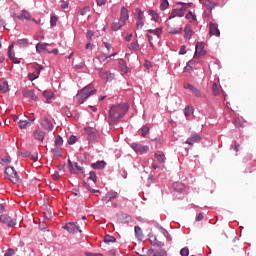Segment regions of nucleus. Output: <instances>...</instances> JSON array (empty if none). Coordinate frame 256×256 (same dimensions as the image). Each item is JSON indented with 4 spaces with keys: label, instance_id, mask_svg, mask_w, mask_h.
Masks as SVG:
<instances>
[{
    "label": "nucleus",
    "instance_id": "cd10ccee",
    "mask_svg": "<svg viewBox=\"0 0 256 256\" xmlns=\"http://www.w3.org/2000/svg\"><path fill=\"white\" fill-rule=\"evenodd\" d=\"M147 33H152L153 35H156L157 37H159V35H161L163 33V28H156V29H148Z\"/></svg>",
    "mask_w": 256,
    "mask_h": 256
},
{
    "label": "nucleus",
    "instance_id": "473e14b6",
    "mask_svg": "<svg viewBox=\"0 0 256 256\" xmlns=\"http://www.w3.org/2000/svg\"><path fill=\"white\" fill-rule=\"evenodd\" d=\"M0 91L1 93H7V91H9V84L7 82H2L0 84Z\"/></svg>",
    "mask_w": 256,
    "mask_h": 256
},
{
    "label": "nucleus",
    "instance_id": "5701e85b",
    "mask_svg": "<svg viewBox=\"0 0 256 256\" xmlns=\"http://www.w3.org/2000/svg\"><path fill=\"white\" fill-rule=\"evenodd\" d=\"M105 165H107V163L105 161H98L96 163H93L91 165L92 168L94 169H105Z\"/></svg>",
    "mask_w": 256,
    "mask_h": 256
},
{
    "label": "nucleus",
    "instance_id": "052dcab7",
    "mask_svg": "<svg viewBox=\"0 0 256 256\" xmlns=\"http://www.w3.org/2000/svg\"><path fill=\"white\" fill-rule=\"evenodd\" d=\"M143 25H145V23H143V20H137L136 22L137 29H143Z\"/></svg>",
    "mask_w": 256,
    "mask_h": 256
},
{
    "label": "nucleus",
    "instance_id": "aec40b11",
    "mask_svg": "<svg viewBox=\"0 0 256 256\" xmlns=\"http://www.w3.org/2000/svg\"><path fill=\"white\" fill-rule=\"evenodd\" d=\"M119 69H120L122 75H126V73H128L129 68L127 67V62H125V60H123V59L119 60Z\"/></svg>",
    "mask_w": 256,
    "mask_h": 256
},
{
    "label": "nucleus",
    "instance_id": "2eb2a0df",
    "mask_svg": "<svg viewBox=\"0 0 256 256\" xmlns=\"http://www.w3.org/2000/svg\"><path fill=\"white\" fill-rule=\"evenodd\" d=\"M120 21H122V23H127V21H129V10H127V8L122 7L121 8V12H120Z\"/></svg>",
    "mask_w": 256,
    "mask_h": 256
},
{
    "label": "nucleus",
    "instance_id": "20e7f679",
    "mask_svg": "<svg viewBox=\"0 0 256 256\" xmlns=\"http://www.w3.org/2000/svg\"><path fill=\"white\" fill-rule=\"evenodd\" d=\"M45 51L46 53H53V55H57L59 53V50L57 48L53 50H49V44L48 43H37L36 44V53H43Z\"/></svg>",
    "mask_w": 256,
    "mask_h": 256
},
{
    "label": "nucleus",
    "instance_id": "393cba45",
    "mask_svg": "<svg viewBox=\"0 0 256 256\" xmlns=\"http://www.w3.org/2000/svg\"><path fill=\"white\" fill-rule=\"evenodd\" d=\"M124 22H122L121 20H119V22H114L112 24V31H119V29H121V27H124Z\"/></svg>",
    "mask_w": 256,
    "mask_h": 256
},
{
    "label": "nucleus",
    "instance_id": "c85d7f7f",
    "mask_svg": "<svg viewBox=\"0 0 256 256\" xmlns=\"http://www.w3.org/2000/svg\"><path fill=\"white\" fill-rule=\"evenodd\" d=\"M183 187V184L179 182L173 184L174 191H178V193H183Z\"/></svg>",
    "mask_w": 256,
    "mask_h": 256
},
{
    "label": "nucleus",
    "instance_id": "f704fd0d",
    "mask_svg": "<svg viewBox=\"0 0 256 256\" xmlns=\"http://www.w3.org/2000/svg\"><path fill=\"white\" fill-rule=\"evenodd\" d=\"M18 47H21V48L29 47V41H27V39L18 40Z\"/></svg>",
    "mask_w": 256,
    "mask_h": 256
},
{
    "label": "nucleus",
    "instance_id": "6e6d98bb",
    "mask_svg": "<svg viewBox=\"0 0 256 256\" xmlns=\"http://www.w3.org/2000/svg\"><path fill=\"white\" fill-rule=\"evenodd\" d=\"M28 78L30 81H35V79H38L39 76H37L36 73H30V74H28Z\"/></svg>",
    "mask_w": 256,
    "mask_h": 256
},
{
    "label": "nucleus",
    "instance_id": "4c0bfd02",
    "mask_svg": "<svg viewBox=\"0 0 256 256\" xmlns=\"http://www.w3.org/2000/svg\"><path fill=\"white\" fill-rule=\"evenodd\" d=\"M89 11H91V8L89 6H86L78 11V15H82V16L87 15Z\"/></svg>",
    "mask_w": 256,
    "mask_h": 256
},
{
    "label": "nucleus",
    "instance_id": "ea45409f",
    "mask_svg": "<svg viewBox=\"0 0 256 256\" xmlns=\"http://www.w3.org/2000/svg\"><path fill=\"white\" fill-rule=\"evenodd\" d=\"M149 15H151L153 21H159V14L155 10H149Z\"/></svg>",
    "mask_w": 256,
    "mask_h": 256
},
{
    "label": "nucleus",
    "instance_id": "f8f14e48",
    "mask_svg": "<svg viewBox=\"0 0 256 256\" xmlns=\"http://www.w3.org/2000/svg\"><path fill=\"white\" fill-rule=\"evenodd\" d=\"M63 229H66L68 233H77L79 231L81 233V230H79V226L75 224V222H68L63 226Z\"/></svg>",
    "mask_w": 256,
    "mask_h": 256
},
{
    "label": "nucleus",
    "instance_id": "0eeeda50",
    "mask_svg": "<svg viewBox=\"0 0 256 256\" xmlns=\"http://www.w3.org/2000/svg\"><path fill=\"white\" fill-rule=\"evenodd\" d=\"M209 35L210 37H220L221 31H219V26L216 23H209Z\"/></svg>",
    "mask_w": 256,
    "mask_h": 256
},
{
    "label": "nucleus",
    "instance_id": "a878e982",
    "mask_svg": "<svg viewBox=\"0 0 256 256\" xmlns=\"http://www.w3.org/2000/svg\"><path fill=\"white\" fill-rule=\"evenodd\" d=\"M19 128L20 129H27V127H31V122L28 120H20L18 122Z\"/></svg>",
    "mask_w": 256,
    "mask_h": 256
},
{
    "label": "nucleus",
    "instance_id": "dca6fc26",
    "mask_svg": "<svg viewBox=\"0 0 256 256\" xmlns=\"http://www.w3.org/2000/svg\"><path fill=\"white\" fill-rule=\"evenodd\" d=\"M198 141H201V137L199 136V134L194 133L191 135L190 138H188L186 140V144L187 145H195V143H198Z\"/></svg>",
    "mask_w": 256,
    "mask_h": 256
},
{
    "label": "nucleus",
    "instance_id": "423d86ee",
    "mask_svg": "<svg viewBox=\"0 0 256 256\" xmlns=\"http://www.w3.org/2000/svg\"><path fill=\"white\" fill-rule=\"evenodd\" d=\"M0 221H1V223H4L8 227H15V225H17V221H15V219L11 218L7 214L1 215L0 216Z\"/></svg>",
    "mask_w": 256,
    "mask_h": 256
},
{
    "label": "nucleus",
    "instance_id": "f03ea898",
    "mask_svg": "<svg viewBox=\"0 0 256 256\" xmlns=\"http://www.w3.org/2000/svg\"><path fill=\"white\" fill-rule=\"evenodd\" d=\"M95 93H97V89H95V87H93L91 84L87 85L77 93L75 100L77 103H79V105H81L85 103V101H87L91 95H95Z\"/></svg>",
    "mask_w": 256,
    "mask_h": 256
},
{
    "label": "nucleus",
    "instance_id": "49530a36",
    "mask_svg": "<svg viewBox=\"0 0 256 256\" xmlns=\"http://www.w3.org/2000/svg\"><path fill=\"white\" fill-rule=\"evenodd\" d=\"M212 91H213V95H215V97H217V95H219V87L217 86V83L212 84Z\"/></svg>",
    "mask_w": 256,
    "mask_h": 256
},
{
    "label": "nucleus",
    "instance_id": "c9c22d12",
    "mask_svg": "<svg viewBox=\"0 0 256 256\" xmlns=\"http://www.w3.org/2000/svg\"><path fill=\"white\" fill-rule=\"evenodd\" d=\"M43 97H45L46 101H49V100L53 99V92H51L49 90H45L43 92Z\"/></svg>",
    "mask_w": 256,
    "mask_h": 256
},
{
    "label": "nucleus",
    "instance_id": "0e129e2a",
    "mask_svg": "<svg viewBox=\"0 0 256 256\" xmlns=\"http://www.w3.org/2000/svg\"><path fill=\"white\" fill-rule=\"evenodd\" d=\"M59 177L61 176L59 175L58 171L54 172V174L52 175V178L54 179V181H59Z\"/></svg>",
    "mask_w": 256,
    "mask_h": 256
},
{
    "label": "nucleus",
    "instance_id": "f3484780",
    "mask_svg": "<svg viewBox=\"0 0 256 256\" xmlns=\"http://www.w3.org/2000/svg\"><path fill=\"white\" fill-rule=\"evenodd\" d=\"M84 131L91 139H97V137H99V132H97L94 128L86 127Z\"/></svg>",
    "mask_w": 256,
    "mask_h": 256
},
{
    "label": "nucleus",
    "instance_id": "e2e57ef3",
    "mask_svg": "<svg viewBox=\"0 0 256 256\" xmlns=\"http://www.w3.org/2000/svg\"><path fill=\"white\" fill-rule=\"evenodd\" d=\"M13 255H15V250L10 248V249H8V251L5 253L4 256H13Z\"/></svg>",
    "mask_w": 256,
    "mask_h": 256
},
{
    "label": "nucleus",
    "instance_id": "bb28decb",
    "mask_svg": "<svg viewBox=\"0 0 256 256\" xmlns=\"http://www.w3.org/2000/svg\"><path fill=\"white\" fill-rule=\"evenodd\" d=\"M184 32H185V38H186V39H191V37H192V35H193V30L191 29V26H190V25H187V26L185 27Z\"/></svg>",
    "mask_w": 256,
    "mask_h": 256
},
{
    "label": "nucleus",
    "instance_id": "5fc2aeb1",
    "mask_svg": "<svg viewBox=\"0 0 256 256\" xmlns=\"http://www.w3.org/2000/svg\"><path fill=\"white\" fill-rule=\"evenodd\" d=\"M137 47H139V44L137 42H132L130 45H129V50L130 51H135V49H137Z\"/></svg>",
    "mask_w": 256,
    "mask_h": 256
},
{
    "label": "nucleus",
    "instance_id": "72a5a7b5",
    "mask_svg": "<svg viewBox=\"0 0 256 256\" xmlns=\"http://www.w3.org/2000/svg\"><path fill=\"white\" fill-rule=\"evenodd\" d=\"M135 17L137 20L143 21V11H141V9H139V8H136L135 9Z\"/></svg>",
    "mask_w": 256,
    "mask_h": 256
},
{
    "label": "nucleus",
    "instance_id": "13d9d810",
    "mask_svg": "<svg viewBox=\"0 0 256 256\" xmlns=\"http://www.w3.org/2000/svg\"><path fill=\"white\" fill-rule=\"evenodd\" d=\"M234 125L235 127H243V124L241 123V120L239 118L234 119Z\"/></svg>",
    "mask_w": 256,
    "mask_h": 256
},
{
    "label": "nucleus",
    "instance_id": "58836bf2",
    "mask_svg": "<svg viewBox=\"0 0 256 256\" xmlns=\"http://www.w3.org/2000/svg\"><path fill=\"white\" fill-rule=\"evenodd\" d=\"M178 5H182V7L180 9L184 13L187 11V9H189V7H191V3L178 2Z\"/></svg>",
    "mask_w": 256,
    "mask_h": 256
},
{
    "label": "nucleus",
    "instance_id": "680f3d73",
    "mask_svg": "<svg viewBox=\"0 0 256 256\" xmlns=\"http://www.w3.org/2000/svg\"><path fill=\"white\" fill-rule=\"evenodd\" d=\"M192 93H194V95L196 96V97H201V91H199V89H197V88H192Z\"/></svg>",
    "mask_w": 256,
    "mask_h": 256
},
{
    "label": "nucleus",
    "instance_id": "f257e3e1",
    "mask_svg": "<svg viewBox=\"0 0 256 256\" xmlns=\"http://www.w3.org/2000/svg\"><path fill=\"white\" fill-rule=\"evenodd\" d=\"M128 111L129 106L127 104H118L110 107L109 117L111 123H118Z\"/></svg>",
    "mask_w": 256,
    "mask_h": 256
},
{
    "label": "nucleus",
    "instance_id": "412c9836",
    "mask_svg": "<svg viewBox=\"0 0 256 256\" xmlns=\"http://www.w3.org/2000/svg\"><path fill=\"white\" fill-rule=\"evenodd\" d=\"M185 15V12L180 8V9H174L169 16V19H175V17H183Z\"/></svg>",
    "mask_w": 256,
    "mask_h": 256
},
{
    "label": "nucleus",
    "instance_id": "3c124183",
    "mask_svg": "<svg viewBox=\"0 0 256 256\" xmlns=\"http://www.w3.org/2000/svg\"><path fill=\"white\" fill-rule=\"evenodd\" d=\"M51 152L53 153L54 156L57 158L61 157V151H59V148H52Z\"/></svg>",
    "mask_w": 256,
    "mask_h": 256
},
{
    "label": "nucleus",
    "instance_id": "ddd939ff",
    "mask_svg": "<svg viewBox=\"0 0 256 256\" xmlns=\"http://www.w3.org/2000/svg\"><path fill=\"white\" fill-rule=\"evenodd\" d=\"M118 197H119V193H117V192H108L102 198V203H104V205H107V203L113 201V199H117Z\"/></svg>",
    "mask_w": 256,
    "mask_h": 256
},
{
    "label": "nucleus",
    "instance_id": "e433bc0d",
    "mask_svg": "<svg viewBox=\"0 0 256 256\" xmlns=\"http://www.w3.org/2000/svg\"><path fill=\"white\" fill-rule=\"evenodd\" d=\"M186 19H188V21H190V23H193V21L197 20V17L195 15H193V12L189 11L186 14Z\"/></svg>",
    "mask_w": 256,
    "mask_h": 256
},
{
    "label": "nucleus",
    "instance_id": "bf43d9fd",
    "mask_svg": "<svg viewBox=\"0 0 256 256\" xmlns=\"http://www.w3.org/2000/svg\"><path fill=\"white\" fill-rule=\"evenodd\" d=\"M11 49H13V44H11L9 46V50H8V57H9V59L15 57V53L11 52Z\"/></svg>",
    "mask_w": 256,
    "mask_h": 256
},
{
    "label": "nucleus",
    "instance_id": "603ef678",
    "mask_svg": "<svg viewBox=\"0 0 256 256\" xmlns=\"http://www.w3.org/2000/svg\"><path fill=\"white\" fill-rule=\"evenodd\" d=\"M180 255L181 256H189V248H187V247L182 248L180 251Z\"/></svg>",
    "mask_w": 256,
    "mask_h": 256
},
{
    "label": "nucleus",
    "instance_id": "a18cd8bd",
    "mask_svg": "<svg viewBox=\"0 0 256 256\" xmlns=\"http://www.w3.org/2000/svg\"><path fill=\"white\" fill-rule=\"evenodd\" d=\"M191 113H193V108L191 106H187L184 109V115L185 117H189L191 115Z\"/></svg>",
    "mask_w": 256,
    "mask_h": 256
},
{
    "label": "nucleus",
    "instance_id": "39448f33",
    "mask_svg": "<svg viewBox=\"0 0 256 256\" xmlns=\"http://www.w3.org/2000/svg\"><path fill=\"white\" fill-rule=\"evenodd\" d=\"M147 255L148 256H167V251H165V249H163L162 247H154V248H150L147 251Z\"/></svg>",
    "mask_w": 256,
    "mask_h": 256
},
{
    "label": "nucleus",
    "instance_id": "69168bd1",
    "mask_svg": "<svg viewBox=\"0 0 256 256\" xmlns=\"http://www.w3.org/2000/svg\"><path fill=\"white\" fill-rule=\"evenodd\" d=\"M98 7H101L107 3V0H96Z\"/></svg>",
    "mask_w": 256,
    "mask_h": 256
},
{
    "label": "nucleus",
    "instance_id": "9d476101",
    "mask_svg": "<svg viewBox=\"0 0 256 256\" xmlns=\"http://www.w3.org/2000/svg\"><path fill=\"white\" fill-rule=\"evenodd\" d=\"M40 124L42 125L43 129H46L47 131H53V123L49 118L42 116L40 118Z\"/></svg>",
    "mask_w": 256,
    "mask_h": 256
},
{
    "label": "nucleus",
    "instance_id": "1a4fd4ad",
    "mask_svg": "<svg viewBox=\"0 0 256 256\" xmlns=\"http://www.w3.org/2000/svg\"><path fill=\"white\" fill-rule=\"evenodd\" d=\"M68 169L70 173H83V168L77 162L73 163L71 160H68Z\"/></svg>",
    "mask_w": 256,
    "mask_h": 256
},
{
    "label": "nucleus",
    "instance_id": "7c9ffc66",
    "mask_svg": "<svg viewBox=\"0 0 256 256\" xmlns=\"http://www.w3.org/2000/svg\"><path fill=\"white\" fill-rule=\"evenodd\" d=\"M115 241H117V239L114 236L106 235L104 237V243H107V245H109V243H115Z\"/></svg>",
    "mask_w": 256,
    "mask_h": 256
},
{
    "label": "nucleus",
    "instance_id": "6e6552de",
    "mask_svg": "<svg viewBox=\"0 0 256 256\" xmlns=\"http://www.w3.org/2000/svg\"><path fill=\"white\" fill-rule=\"evenodd\" d=\"M131 148L139 155H143V153H147V151H149V146H143L137 143H132Z\"/></svg>",
    "mask_w": 256,
    "mask_h": 256
},
{
    "label": "nucleus",
    "instance_id": "2f4dec72",
    "mask_svg": "<svg viewBox=\"0 0 256 256\" xmlns=\"http://www.w3.org/2000/svg\"><path fill=\"white\" fill-rule=\"evenodd\" d=\"M34 69L36 71V76L39 77V75H41V71H43V69H45L41 64H34Z\"/></svg>",
    "mask_w": 256,
    "mask_h": 256
},
{
    "label": "nucleus",
    "instance_id": "4be33fe9",
    "mask_svg": "<svg viewBox=\"0 0 256 256\" xmlns=\"http://www.w3.org/2000/svg\"><path fill=\"white\" fill-rule=\"evenodd\" d=\"M135 237L138 239V241H143V230L139 226H135Z\"/></svg>",
    "mask_w": 256,
    "mask_h": 256
},
{
    "label": "nucleus",
    "instance_id": "b1692460",
    "mask_svg": "<svg viewBox=\"0 0 256 256\" xmlns=\"http://www.w3.org/2000/svg\"><path fill=\"white\" fill-rule=\"evenodd\" d=\"M217 5H219V4L213 3V2H211V0H206L204 2V6L207 7V9H209V11H213V9H215V7H217Z\"/></svg>",
    "mask_w": 256,
    "mask_h": 256
},
{
    "label": "nucleus",
    "instance_id": "864d4df0",
    "mask_svg": "<svg viewBox=\"0 0 256 256\" xmlns=\"http://www.w3.org/2000/svg\"><path fill=\"white\" fill-rule=\"evenodd\" d=\"M50 25L51 27H55L57 25V16H52L50 18Z\"/></svg>",
    "mask_w": 256,
    "mask_h": 256
},
{
    "label": "nucleus",
    "instance_id": "37998d69",
    "mask_svg": "<svg viewBox=\"0 0 256 256\" xmlns=\"http://www.w3.org/2000/svg\"><path fill=\"white\" fill-rule=\"evenodd\" d=\"M88 179H89V181H93V183H97V174H95L94 171H91L89 173Z\"/></svg>",
    "mask_w": 256,
    "mask_h": 256
},
{
    "label": "nucleus",
    "instance_id": "7ed1b4c3",
    "mask_svg": "<svg viewBox=\"0 0 256 256\" xmlns=\"http://www.w3.org/2000/svg\"><path fill=\"white\" fill-rule=\"evenodd\" d=\"M4 173L6 175V179H9L12 183H21V179L19 178L17 171H15V168L8 166Z\"/></svg>",
    "mask_w": 256,
    "mask_h": 256
},
{
    "label": "nucleus",
    "instance_id": "09e8293b",
    "mask_svg": "<svg viewBox=\"0 0 256 256\" xmlns=\"http://www.w3.org/2000/svg\"><path fill=\"white\" fill-rule=\"evenodd\" d=\"M55 145H56V147H61V145H63V138L61 136L56 137Z\"/></svg>",
    "mask_w": 256,
    "mask_h": 256
},
{
    "label": "nucleus",
    "instance_id": "8fccbe9b",
    "mask_svg": "<svg viewBox=\"0 0 256 256\" xmlns=\"http://www.w3.org/2000/svg\"><path fill=\"white\" fill-rule=\"evenodd\" d=\"M75 143H77V136L71 135V136L69 137L68 144H69V145H75Z\"/></svg>",
    "mask_w": 256,
    "mask_h": 256
},
{
    "label": "nucleus",
    "instance_id": "9b49d317",
    "mask_svg": "<svg viewBox=\"0 0 256 256\" xmlns=\"http://www.w3.org/2000/svg\"><path fill=\"white\" fill-rule=\"evenodd\" d=\"M206 54H207V52L205 51V43L197 42L195 57H203Z\"/></svg>",
    "mask_w": 256,
    "mask_h": 256
},
{
    "label": "nucleus",
    "instance_id": "de8ad7c7",
    "mask_svg": "<svg viewBox=\"0 0 256 256\" xmlns=\"http://www.w3.org/2000/svg\"><path fill=\"white\" fill-rule=\"evenodd\" d=\"M160 233H162V235H164V237H166L168 241H171V236L169 235V232L167 230H165L164 228H161Z\"/></svg>",
    "mask_w": 256,
    "mask_h": 256
},
{
    "label": "nucleus",
    "instance_id": "4468645a",
    "mask_svg": "<svg viewBox=\"0 0 256 256\" xmlns=\"http://www.w3.org/2000/svg\"><path fill=\"white\" fill-rule=\"evenodd\" d=\"M23 97H25V99H31V101H37V95H35V90H23Z\"/></svg>",
    "mask_w": 256,
    "mask_h": 256
},
{
    "label": "nucleus",
    "instance_id": "c756f323",
    "mask_svg": "<svg viewBox=\"0 0 256 256\" xmlns=\"http://www.w3.org/2000/svg\"><path fill=\"white\" fill-rule=\"evenodd\" d=\"M97 71H99V75H100L101 79H104V80L109 79V72L103 71V69H101V68H98Z\"/></svg>",
    "mask_w": 256,
    "mask_h": 256
},
{
    "label": "nucleus",
    "instance_id": "6ab92c4d",
    "mask_svg": "<svg viewBox=\"0 0 256 256\" xmlns=\"http://www.w3.org/2000/svg\"><path fill=\"white\" fill-rule=\"evenodd\" d=\"M20 21H31V13L27 10H22L21 14L17 16Z\"/></svg>",
    "mask_w": 256,
    "mask_h": 256
},
{
    "label": "nucleus",
    "instance_id": "338daca9",
    "mask_svg": "<svg viewBox=\"0 0 256 256\" xmlns=\"http://www.w3.org/2000/svg\"><path fill=\"white\" fill-rule=\"evenodd\" d=\"M187 53V50L185 49V46L180 47L179 55H185Z\"/></svg>",
    "mask_w": 256,
    "mask_h": 256
},
{
    "label": "nucleus",
    "instance_id": "c03bdc74",
    "mask_svg": "<svg viewBox=\"0 0 256 256\" xmlns=\"http://www.w3.org/2000/svg\"><path fill=\"white\" fill-rule=\"evenodd\" d=\"M155 159L158 161V163H164L165 162V155L155 154Z\"/></svg>",
    "mask_w": 256,
    "mask_h": 256
},
{
    "label": "nucleus",
    "instance_id": "a211bd4d",
    "mask_svg": "<svg viewBox=\"0 0 256 256\" xmlns=\"http://www.w3.org/2000/svg\"><path fill=\"white\" fill-rule=\"evenodd\" d=\"M45 132L44 131H41V130H36L34 131L33 133V137L34 139H36V141H45Z\"/></svg>",
    "mask_w": 256,
    "mask_h": 256
},
{
    "label": "nucleus",
    "instance_id": "79ce46f5",
    "mask_svg": "<svg viewBox=\"0 0 256 256\" xmlns=\"http://www.w3.org/2000/svg\"><path fill=\"white\" fill-rule=\"evenodd\" d=\"M169 7V1L161 0L160 9L161 11H165Z\"/></svg>",
    "mask_w": 256,
    "mask_h": 256
},
{
    "label": "nucleus",
    "instance_id": "a19ab883",
    "mask_svg": "<svg viewBox=\"0 0 256 256\" xmlns=\"http://www.w3.org/2000/svg\"><path fill=\"white\" fill-rule=\"evenodd\" d=\"M182 29H175V28H168V33H170L171 35H177L179 33H182Z\"/></svg>",
    "mask_w": 256,
    "mask_h": 256
},
{
    "label": "nucleus",
    "instance_id": "4d7b16f0",
    "mask_svg": "<svg viewBox=\"0 0 256 256\" xmlns=\"http://www.w3.org/2000/svg\"><path fill=\"white\" fill-rule=\"evenodd\" d=\"M141 131H142V137H145L147 133H149V127L143 126Z\"/></svg>",
    "mask_w": 256,
    "mask_h": 256
},
{
    "label": "nucleus",
    "instance_id": "774afa93",
    "mask_svg": "<svg viewBox=\"0 0 256 256\" xmlns=\"http://www.w3.org/2000/svg\"><path fill=\"white\" fill-rule=\"evenodd\" d=\"M86 255L87 256H103V254L101 253H92V252H87Z\"/></svg>",
    "mask_w": 256,
    "mask_h": 256
}]
</instances>
